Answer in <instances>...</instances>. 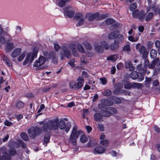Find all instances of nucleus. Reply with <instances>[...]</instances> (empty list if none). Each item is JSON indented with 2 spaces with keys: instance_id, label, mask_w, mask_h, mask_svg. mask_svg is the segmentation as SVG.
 I'll return each instance as SVG.
<instances>
[{
  "instance_id": "1",
  "label": "nucleus",
  "mask_w": 160,
  "mask_h": 160,
  "mask_svg": "<svg viewBox=\"0 0 160 160\" xmlns=\"http://www.w3.org/2000/svg\"><path fill=\"white\" fill-rule=\"evenodd\" d=\"M54 52H50L46 51L44 52L43 53L44 57L42 56H40L38 60L35 62L34 66L37 67L38 69L44 68V67H42V65L44 64L45 61L51 58L52 56L51 54Z\"/></svg>"
},
{
  "instance_id": "2",
  "label": "nucleus",
  "mask_w": 160,
  "mask_h": 160,
  "mask_svg": "<svg viewBox=\"0 0 160 160\" xmlns=\"http://www.w3.org/2000/svg\"><path fill=\"white\" fill-rule=\"evenodd\" d=\"M44 131H51L52 130H58V117L53 120H49L42 127Z\"/></svg>"
},
{
  "instance_id": "3",
  "label": "nucleus",
  "mask_w": 160,
  "mask_h": 160,
  "mask_svg": "<svg viewBox=\"0 0 160 160\" xmlns=\"http://www.w3.org/2000/svg\"><path fill=\"white\" fill-rule=\"evenodd\" d=\"M144 59V65L145 67L148 66V68L151 69H154L156 72H159L160 70L159 66L160 65V62L159 58H157L154 60L151 64H149V62L147 59V57L143 58Z\"/></svg>"
},
{
  "instance_id": "4",
  "label": "nucleus",
  "mask_w": 160,
  "mask_h": 160,
  "mask_svg": "<svg viewBox=\"0 0 160 160\" xmlns=\"http://www.w3.org/2000/svg\"><path fill=\"white\" fill-rule=\"evenodd\" d=\"M42 132V129L38 127H32L28 130V133L31 139H35L36 136L40 135Z\"/></svg>"
},
{
  "instance_id": "5",
  "label": "nucleus",
  "mask_w": 160,
  "mask_h": 160,
  "mask_svg": "<svg viewBox=\"0 0 160 160\" xmlns=\"http://www.w3.org/2000/svg\"><path fill=\"white\" fill-rule=\"evenodd\" d=\"M148 6L147 8V11H150L154 12L155 15L159 14L160 16V8L159 6L157 4L156 2H153L152 0H147Z\"/></svg>"
},
{
  "instance_id": "6",
  "label": "nucleus",
  "mask_w": 160,
  "mask_h": 160,
  "mask_svg": "<svg viewBox=\"0 0 160 160\" xmlns=\"http://www.w3.org/2000/svg\"><path fill=\"white\" fill-rule=\"evenodd\" d=\"M77 130L78 127L75 126L73 128L70 136V142L74 146L76 145L77 139L78 138L79 134L82 132L81 131H77Z\"/></svg>"
},
{
  "instance_id": "7",
  "label": "nucleus",
  "mask_w": 160,
  "mask_h": 160,
  "mask_svg": "<svg viewBox=\"0 0 160 160\" xmlns=\"http://www.w3.org/2000/svg\"><path fill=\"white\" fill-rule=\"evenodd\" d=\"M22 29L21 27L17 26L16 28L15 32H12L11 34H9L5 31L4 34V40H12L14 39L17 34L20 33L21 32Z\"/></svg>"
},
{
  "instance_id": "8",
  "label": "nucleus",
  "mask_w": 160,
  "mask_h": 160,
  "mask_svg": "<svg viewBox=\"0 0 160 160\" xmlns=\"http://www.w3.org/2000/svg\"><path fill=\"white\" fill-rule=\"evenodd\" d=\"M38 52V48L37 47H34L33 52L28 53L25 59L23 62V64L24 65L27 64L29 62V60L30 63L32 62L34 58L36 57Z\"/></svg>"
},
{
  "instance_id": "9",
  "label": "nucleus",
  "mask_w": 160,
  "mask_h": 160,
  "mask_svg": "<svg viewBox=\"0 0 160 160\" xmlns=\"http://www.w3.org/2000/svg\"><path fill=\"white\" fill-rule=\"evenodd\" d=\"M77 82L74 83L72 82L69 83L70 88L76 90L81 88L82 86L83 83L84 82V79L82 78L79 77L77 79Z\"/></svg>"
},
{
  "instance_id": "10",
  "label": "nucleus",
  "mask_w": 160,
  "mask_h": 160,
  "mask_svg": "<svg viewBox=\"0 0 160 160\" xmlns=\"http://www.w3.org/2000/svg\"><path fill=\"white\" fill-rule=\"evenodd\" d=\"M101 46L94 45L95 49L98 52L102 53L103 51V49L107 50L110 48V46L105 41H102L101 42Z\"/></svg>"
},
{
  "instance_id": "11",
  "label": "nucleus",
  "mask_w": 160,
  "mask_h": 160,
  "mask_svg": "<svg viewBox=\"0 0 160 160\" xmlns=\"http://www.w3.org/2000/svg\"><path fill=\"white\" fill-rule=\"evenodd\" d=\"M136 48L138 50L140 54L142 55L143 58L148 57V52L147 51L146 48L144 46H141L140 43L136 45Z\"/></svg>"
},
{
  "instance_id": "12",
  "label": "nucleus",
  "mask_w": 160,
  "mask_h": 160,
  "mask_svg": "<svg viewBox=\"0 0 160 160\" xmlns=\"http://www.w3.org/2000/svg\"><path fill=\"white\" fill-rule=\"evenodd\" d=\"M0 153L2 154L0 155V160H11L10 155L7 152L6 148L3 147L0 149Z\"/></svg>"
},
{
  "instance_id": "13",
  "label": "nucleus",
  "mask_w": 160,
  "mask_h": 160,
  "mask_svg": "<svg viewBox=\"0 0 160 160\" xmlns=\"http://www.w3.org/2000/svg\"><path fill=\"white\" fill-rule=\"evenodd\" d=\"M71 127V124L70 123H67L65 124L64 121L62 119L58 122V128L61 130L65 129V131L68 132Z\"/></svg>"
},
{
  "instance_id": "14",
  "label": "nucleus",
  "mask_w": 160,
  "mask_h": 160,
  "mask_svg": "<svg viewBox=\"0 0 160 160\" xmlns=\"http://www.w3.org/2000/svg\"><path fill=\"white\" fill-rule=\"evenodd\" d=\"M106 17H107V15L106 14L100 15L98 13H96L90 16L88 18V20L90 21H92L94 19L101 20L104 19Z\"/></svg>"
},
{
  "instance_id": "15",
  "label": "nucleus",
  "mask_w": 160,
  "mask_h": 160,
  "mask_svg": "<svg viewBox=\"0 0 160 160\" xmlns=\"http://www.w3.org/2000/svg\"><path fill=\"white\" fill-rule=\"evenodd\" d=\"M75 18L77 20H79L78 23L76 24L78 26L82 25L84 22L85 18L81 13L77 14L75 16Z\"/></svg>"
},
{
  "instance_id": "16",
  "label": "nucleus",
  "mask_w": 160,
  "mask_h": 160,
  "mask_svg": "<svg viewBox=\"0 0 160 160\" xmlns=\"http://www.w3.org/2000/svg\"><path fill=\"white\" fill-rule=\"evenodd\" d=\"M71 7L70 6H68L65 7L63 8L64 12L65 14H66L68 17H72L74 14V11L71 10L70 9Z\"/></svg>"
},
{
  "instance_id": "17",
  "label": "nucleus",
  "mask_w": 160,
  "mask_h": 160,
  "mask_svg": "<svg viewBox=\"0 0 160 160\" xmlns=\"http://www.w3.org/2000/svg\"><path fill=\"white\" fill-rule=\"evenodd\" d=\"M14 46V44L13 43L10 42V41H8L6 42V43L5 45V51L7 52H9L13 48Z\"/></svg>"
},
{
  "instance_id": "18",
  "label": "nucleus",
  "mask_w": 160,
  "mask_h": 160,
  "mask_svg": "<svg viewBox=\"0 0 160 160\" xmlns=\"http://www.w3.org/2000/svg\"><path fill=\"white\" fill-rule=\"evenodd\" d=\"M62 49L63 51V53L65 56L68 58H70L71 57L70 51L66 47H63Z\"/></svg>"
},
{
  "instance_id": "19",
  "label": "nucleus",
  "mask_w": 160,
  "mask_h": 160,
  "mask_svg": "<svg viewBox=\"0 0 160 160\" xmlns=\"http://www.w3.org/2000/svg\"><path fill=\"white\" fill-rule=\"evenodd\" d=\"M101 104L98 105L99 108L102 109L103 108L102 105L104 106H109L110 105V102L109 101L106 99H102L100 101Z\"/></svg>"
},
{
  "instance_id": "20",
  "label": "nucleus",
  "mask_w": 160,
  "mask_h": 160,
  "mask_svg": "<svg viewBox=\"0 0 160 160\" xmlns=\"http://www.w3.org/2000/svg\"><path fill=\"white\" fill-rule=\"evenodd\" d=\"M21 52V49L17 48L15 49L12 52L11 56L12 58H15L19 56Z\"/></svg>"
},
{
  "instance_id": "21",
  "label": "nucleus",
  "mask_w": 160,
  "mask_h": 160,
  "mask_svg": "<svg viewBox=\"0 0 160 160\" xmlns=\"http://www.w3.org/2000/svg\"><path fill=\"white\" fill-rule=\"evenodd\" d=\"M119 47L118 42L117 41H115L114 43L110 45V48L112 51H115Z\"/></svg>"
},
{
  "instance_id": "22",
  "label": "nucleus",
  "mask_w": 160,
  "mask_h": 160,
  "mask_svg": "<svg viewBox=\"0 0 160 160\" xmlns=\"http://www.w3.org/2000/svg\"><path fill=\"white\" fill-rule=\"evenodd\" d=\"M3 60L10 67L11 66V61L9 60L8 58L4 54L2 55Z\"/></svg>"
},
{
  "instance_id": "23",
  "label": "nucleus",
  "mask_w": 160,
  "mask_h": 160,
  "mask_svg": "<svg viewBox=\"0 0 160 160\" xmlns=\"http://www.w3.org/2000/svg\"><path fill=\"white\" fill-rule=\"evenodd\" d=\"M95 150L98 153H101L105 152V148L101 146L97 147L95 148Z\"/></svg>"
},
{
  "instance_id": "24",
  "label": "nucleus",
  "mask_w": 160,
  "mask_h": 160,
  "mask_svg": "<svg viewBox=\"0 0 160 160\" xmlns=\"http://www.w3.org/2000/svg\"><path fill=\"white\" fill-rule=\"evenodd\" d=\"M102 115L101 114L99 113H96L95 114L94 116V119L97 122L100 121L102 118Z\"/></svg>"
},
{
  "instance_id": "25",
  "label": "nucleus",
  "mask_w": 160,
  "mask_h": 160,
  "mask_svg": "<svg viewBox=\"0 0 160 160\" xmlns=\"http://www.w3.org/2000/svg\"><path fill=\"white\" fill-rule=\"evenodd\" d=\"M100 114L102 116L105 117H108L111 115V113L107 110H102L100 112Z\"/></svg>"
},
{
  "instance_id": "26",
  "label": "nucleus",
  "mask_w": 160,
  "mask_h": 160,
  "mask_svg": "<svg viewBox=\"0 0 160 160\" xmlns=\"http://www.w3.org/2000/svg\"><path fill=\"white\" fill-rule=\"evenodd\" d=\"M141 64L138 65L137 67V68L138 69L140 74H143L146 72V68L145 67L143 68H141Z\"/></svg>"
},
{
  "instance_id": "27",
  "label": "nucleus",
  "mask_w": 160,
  "mask_h": 160,
  "mask_svg": "<svg viewBox=\"0 0 160 160\" xmlns=\"http://www.w3.org/2000/svg\"><path fill=\"white\" fill-rule=\"evenodd\" d=\"M118 31H114L110 33L108 36V38L110 39H116L117 33Z\"/></svg>"
},
{
  "instance_id": "28",
  "label": "nucleus",
  "mask_w": 160,
  "mask_h": 160,
  "mask_svg": "<svg viewBox=\"0 0 160 160\" xmlns=\"http://www.w3.org/2000/svg\"><path fill=\"white\" fill-rule=\"evenodd\" d=\"M50 136V133L49 132H47L45 135L43 139L44 142L46 143H47L49 140Z\"/></svg>"
},
{
  "instance_id": "29",
  "label": "nucleus",
  "mask_w": 160,
  "mask_h": 160,
  "mask_svg": "<svg viewBox=\"0 0 160 160\" xmlns=\"http://www.w3.org/2000/svg\"><path fill=\"white\" fill-rule=\"evenodd\" d=\"M51 55H52V56L51 58H52L53 62L54 64L57 63L58 62V56L56 55V52H54L52 53Z\"/></svg>"
},
{
  "instance_id": "30",
  "label": "nucleus",
  "mask_w": 160,
  "mask_h": 160,
  "mask_svg": "<svg viewBox=\"0 0 160 160\" xmlns=\"http://www.w3.org/2000/svg\"><path fill=\"white\" fill-rule=\"evenodd\" d=\"M143 87V85L141 83H133L132 84V88H136L138 89L142 88Z\"/></svg>"
},
{
  "instance_id": "31",
  "label": "nucleus",
  "mask_w": 160,
  "mask_h": 160,
  "mask_svg": "<svg viewBox=\"0 0 160 160\" xmlns=\"http://www.w3.org/2000/svg\"><path fill=\"white\" fill-rule=\"evenodd\" d=\"M21 137L25 141H27L29 140V138L27 134L24 132H22L20 134Z\"/></svg>"
},
{
  "instance_id": "32",
  "label": "nucleus",
  "mask_w": 160,
  "mask_h": 160,
  "mask_svg": "<svg viewBox=\"0 0 160 160\" xmlns=\"http://www.w3.org/2000/svg\"><path fill=\"white\" fill-rule=\"evenodd\" d=\"M152 80V79L151 78H146L145 81V85L148 88L150 87Z\"/></svg>"
},
{
  "instance_id": "33",
  "label": "nucleus",
  "mask_w": 160,
  "mask_h": 160,
  "mask_svg": "<svg viewBox=\"0 0 160 160\" xmlns=\"http://www.w3.org/2000/svg\"><path fill=\"white\" fill-rule=\"evenodd\" d=\"M5 31L4 30L2 27L0 26V40H4V34Z\"/></svg>"
},
{
  "instance_id": "34",
  "label": "nucleus",
  "mask_w": 160,
  "mask_h": 160,
  "mask_svg": "<svg viewBox=\"0 0 160 160\" xmlns=\"http://www.w3.org/2000/svg\"><path fill=\"white\" fill-rule=\"evenodd\" d=\"M157 51L154 49H152L150 52V56L152 58H155L157 55Z\"/></svg>"
},
{
  "instance_id": "35",
  "label": "nucleus",
  "mask_w": 160,
  "mask_h": 160,
  "mask_svg": "<svg viewBox=\"0 0 160 160\" xmlns=\"http://www.w3.org/2000/svg\"><path fill=\"white\" fill-rule=\"evenodd\" d=\"M8 152L10 155L12 156L15 155L17 153L15 149L14 148L11 147L10 148Z\"/></svg>"
},
{
  "instance_id": "36",
  "label": "nucleus",
  "mask_w": 160,
  "mask_h": 160,
  "mask_svg": "<svg viewBox=\"0 0 160 160\" xmlns=\"http://www.w3.org/2000/svg\"><path fill=\"white\" fill-rule=\"evenodd\" d=\"M130 77L133 79H136L138 78V74L137 72H133L130 74Z\"/></svg>"
},
{
  "instance_id": "37",
  "label": "nucleus",
  "mask_w": 160,
  "mask_h": 160,
  "mask_svg": "<svg viewBox=\"0 0 160 160\" xmlns=\"http://www.w3.org/2000/svg\"><path fill=\"white\" fill-rule=\"evenodd\" d=\"M102 93L104 96H109L111 95L112 92L110 90L107 89L104 91L102 92Z\"/></svg>"
},
{
  "instance_id": "38",
  "label": "nucleus",
  "mask_w": 160,
  "mask_h": 160,
  "mask_svg": "<svg viewBox=\"0 0 160 160\" xmlns=\"http://www.w3.org/2000/svg\"><path fill=\"white\" fill-rule=\"evenodd\" d=\"M139 13L140 12H139V11L138 10H136L132 12V16L134 18H140V17L141 18V17L142 16H138Z\"/></svg>"
},
{
  "instance_id": "39",
  "label": "nucleus",
  "mask_w": 160,
  "mask_h": 160,
  "mask_svg": "<svg viewBox=\"0 0 160 160\" xmlns=\"http://www.w3.org/2000/svg\"><path fill=\"white\" fill-rule=\"evenodd\" d=\"M77 48L79 52L81 53H83L84 52V49L81 44H78L77 45Z\"/></svg>"
},
{
  "instance_id": "40",
  "label": "nucleus",
  "mask_w": 160,
  "mask_h": 160,
  "mask_svg": "<svg viewBox=\"0 0 160 160\" xmlns=\"http://www.w3.org/2000/svg\"><path fill=\"white\" fill-rule=\"evenodd\" d=\"M137 6L136 3H132L130 5L129 9L130 11H132L137 8Z\"/></svg>"
},
{
  "instance_id": "41",
  "label": "nucleus",
  "mask_w": 160,
  "mask_h": 160,
  "mask_svg": "<svg viewBox=\"0 0 160 160\" xmlns=\"http://www.w3.org/2000/svg\"><path fill=\"white\" fill-rule=\"evenodd\" d=\"M123 50L124 51L127 52L128 53H129L131 51L130 46L128 44L126 45L123 47Z\"/></svg>"
},
{
  "instance_id": "42",
  "label": "nucleus",
  "mask_w": 160,
  "mask_h": 160,
  "mask_svg": "<svg viewBox=\"0 0 160 160\" xmlns=\"http://www.w3.org/2000/svg\"><path fill=\"white\" fill-rule=\"evenodd\" d=\"M118 59L117 56L116 55H113L107 58L108 60H111L112 61H115Z\"/></svg>"
},
{
  "instance_id": "43",
  "label": "nucleus",
  "mask_w": 160,
  "mask_h": 160,
  "mask_svg": "<svg viewBox=\"0 0 160 160\" xmlns=\"http://www.w3.org/2000/svg\"><path fill=\"white\" fill-rule=\"evenodd\" d=\"M88 138L87 136L84 135H82L81 137L80 140L81 142L85 143L88 141Z\"/></svg>"
},
{
  "instance_id": "44",
  "label": "nucleus",
  "mask_w": 160,
  "mask_h": 160,
  "mask_svg": "<svg viewBox=\"0 0 160 160\" xmlns=\"http://www.w3.org/2000/svg\"><path fill=\"white\" fill-rule=\"evenodd\" d=\"M153 15L154 14L153 12H151L149 13L146 17L145 18V20L146 21H148L150 20L152 18V17L153 16Z\"/></svg>"
},
{
  "instance_id": "45",
  "label": "nucleus",
  "mask_w": 160,
  "mask_h": 160,
  "mask_svg": "<svg viewBox=\"0 0 160 160\" xmlns=\"http://www.w3.org/2000/svg\"><path fill=\"white\" fill-rule=\"evenodd\" d=\"M24 103L21 101H19L16 103V107L18 108H21L24 106Z\"/></svg>"
},
{
  "instance_id": "46",
  "label": "nucleus",
  "mask_w": 160,
  "mask_h": 160,
  "mask_svg": "<svg viewBox=\"0 0 160 160\" xmlns=\"http://www.w3.org/2000/svg\"><path fill=\"white\" fill-rule=\"evenodd\" d=\"M124 87L126 89H130L132 88V84L127 82L125 84Z\"/></svg>"
},
{
  "instance_id": "47",
  "label": "nucleus",
  "mask_w": 160,
  "mask_h": 160,
  "mask_svg": "<svg viewBox=\"0 0 160 160\" xmlns=\"http://www.w3.org/2000/svg\"><path fill=\"white\" fill-rule=\"evenodd\" d=\"M58 6L61 7L64 6L66 5V2L64 0H60L58 3Z\"/></svg>"
},
{
  "instance_id": "48",
  "label": "nucleus",
  "mask_w": 160,
  "mask_h": 160,
  "mask_svg": "<svg viewBox=\"0 0 160 160\" xmlns=\"http://www.w3.org/2000/svg\"><path fill=\"white\" fill-rule=\"evenodd\" d=\"M122 84L118 83L114 86V88L115 89L120 90L122 88Z\"/></svg>"
},
{
  "instance_id": "49",
  "label": "nucleus",
  "mask_w": 160,
  "mask_h": 160,
  "mask_svg": "<svg viewBox=\"0 0 160 160\" xmlns=\"http://www.w3.org/2000/svg\"><path fill=\"white\" fill-rule=\"evenodd\" d=\"M100 143L102 145L105 146H107L109 144V142L107 140H104L101 141L100 142Z\"/></svg>"
},
{
  "instance_id": "50",
  "label": "nucleus",
  "mask_w": 160,
  "mask_h": 160,
  "mask_svg": "<svg viewBox=\"0 0 160 160\" xmlns=\"http://www.w3.org/2000/svg\"><path fill=\"white\" fill-rule=\"evenodd\" d=\"M83 44L85 48L88 50H90L92 48V47L91 45L87 42H85Z\"/></svg>"
},
{
  "instance_id": "51",
  "label": "nucleus",
  "mask_w": 160,
  "mask_h": 160,
  "mask_svg": "<svg viewBox=\"0 0 160 160\" xmlns=\"http://www.w3.org/2000/svg\"><path fill=\"white\" fill-rule=\"evenodd\" d=\"M97 128L98 129L101 131H104V127L103 125L101 124H98Z\"/></svg>"
},
{
  "instance_id": "52",
  "label": "nucleus",
  "mask_w": 160,
  "mask_h": 160,
  "mask_svg": "<svg viewBox=\"0 0 160 160\" xmlns=\"http://www.w3.org/2000/svg\"><path fill=\"white\" fill-rule=\"evenodd\" d=\"M19 145L23 148H25L26 147V144L22 140L19 142Z\"/></svg>"
},
{
  "instance_id": "53",
  "label": "nucleus",
  "mask_w": 160,
  "mask_h": 160,
  "mask_svg": "<svg viewBox=\"0 0 160 160\" xmlns=\"http://www.w3.org/2000/svg\"><path fill=\"white\" fill-rule=\"evenodd\" d=\"M118 33H117L116 36V39L119 40V39L120 40H122L123 39V36L121 34H118Z\"/></svg>"
},
{
  "instance_id": "54",
  "label": "nucleus",
  "mask_w": 160,
  "mask_h": 160,
  "mask_svg": "<svg viewBox=\"0 0 160 160\" xmlns=\"http://www.w3.org/2000/svg\"><path fill=\"white\" fill-rule=\"evenodd\" d=\"M106 22L107 25H110L114 22V20L112 19L108 18L106 20Z\"/></svg>"
},
{
  "instance_id": "55",
  "label": "nucleus",
  "mask_w": 160,
  "mask_h": 160,
  "mask_svg": "<svg viewBox=\"0 0 160 160\" xmlns=\"http://www.w3.org/2000/svg\"><path fill=\"white\" fill-rule=\"evenodd\" d=\"M144 76H143V75L140 74V76H139L138 75V77L137 79H138V81L139 82H140L143 80L144 79Z\"/></svg>"
},
{
  "instance_id": "56",
  "label": "nucleus",
  "mask_w": 160,
  "mask_h": 160,
  "mask_svg": "<svg viewBox=\"0 0 160 160\" xmlns=\"http://www.w3.org/2000/svg\"><path fill=\"white\" fill-rule=\"evenodd\" d=\"M100 80L102 84L103 85L105 84L107 82L106 79L105 78H100Z\"/></svg>"
},
{
  "instance_id": "57",
  "label": "nucleus",
  "mask_w": 160,
  "mask_h": 160,
  "mask_svg": "<svg viewBox=\"0 0 160 160\" xmlns=\"http://www.w3.org/2000/svg\"><path fill=\"white\" fill-rule=\"evenodd\" d=\"M132 65L130 62H125V67L126 68H129Z\"/></svg>"
},
{
  "instance_id": "58",
  "label": "nucleus",
  "mask_w": 160,
  "mask_h": 160,
  "mask_svg": "<svg viewBox=\"0 0 160 160\" xmlns=\"http://www.w3.org/2000/svg\"><path fill=\"white\" fill-rule=\"evenodd\" d=\"M72 54L73 56L75 57H77L78 56V52L76 49H72Z\"/></svg>"
},
{
  "instance_id": "59",
  "label": "nucleus",
  "mask_w": 160,
  "mask_h": 160,
  "mask_svg": "<svg viewBox=\"0 0 160 160\" xmlns=\"http://www.w3.org/2000/svg\"><path fill=\"white\" fill-rule=\"evenodd\" d=\"M25 55L24 53H22L18 59V61H22L24 58Z\"/></svg>"
},
{
  "instance_id": "60",
  "label": "nucleus",
  "mask_w": 160,
  "mask_h": 160,
  "mask_svg": "<svg viewBox=\"0 0 160 160\" xmlns=\"http://www.w3.org/2000/svg\"><path fill=\"white\" fill-rule=\"evenodd\" d=\"M4 124L7 126H9L12 124V123L11 122H9L8 120H6L5 121Z\"/></svg>"
},
{
  "instance_id": "61",
  "label": "nucleus",
  "mask_w": 160,
  "mask_h": 160,
  "mask_svg": "<svg viewBox=\"0 0 160 160\" xmlns=\"http://www.w3.org/2000/svg\"><path fill=\"white\" fill-rule=\"evenodd\" d=\"M109 109L110 110L112 113H117V111L116 108H113L110 107Z\"/></svg>"
},
{
  "instance_id": "62",
  "label": "nucleus",
  "mask_w": 160,
  "mask_h": 160,
  "mask_svg": "<svg viewBox=\"0 0 160 160\" xmlns=\"http://www.w3.org/2000/svg\"><path fill=\"white\" fill-rule=\"evenodd\" d=\"M138 16H142L141 17V18H138L140 20H142L143 19L145 16V14L143 13V12L142 11L140 12Z\"/></svg>"
},
{
  "instance_id": "63",
  "label": "nucleus",
  "mask_w": 160,
  "mask_h": 160,
  "mask_svg": "<svg viewBox=\"0 0 160 160\" xmlns=\"http://www.w3.org/2000/svg\"><path fill=\"white\" fill-rule=\"evenodd\" d=\"M74 62H75V60L74 59H72L68 62V63L70 64V65L72 67H73L74 65Z\"/></svg>"
},
{
  "instance_id": "64",
  "label": "nucleus",
  "mask_w": 160,
  "mask_h": 160,
  "mask_svg": "<svg viewBox=\"0 0 160 160\" xmlns=\"http://www.w3.org/2000/svg\"><path fill=\"white\" fill-rule=\"evenodd\" d=\"M154 130L158 133H160V128L157 126L154 127Z\"/></svg>"
}]
</instances>
